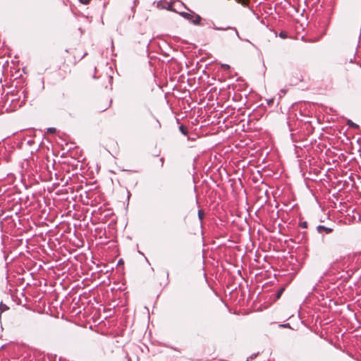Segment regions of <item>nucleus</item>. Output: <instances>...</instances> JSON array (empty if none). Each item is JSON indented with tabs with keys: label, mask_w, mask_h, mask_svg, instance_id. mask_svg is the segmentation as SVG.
I'll use <instances>...</instances> for the list:
<instances>
[{
	"label": "nucleus",
	"mask_w": 361,
	"mask_h": 361,
	"mask_svg": "<svg viewBox=\"0 0 361 361\" xmlns=\"http://www.w3.org/2000/svg\"><path fill=\"white\" fill-rule=\"evenodd\" d=\"M80 1V3L84 4V5H87L90 3L91 0H78Z\"/></svg>",
	"instance_id": "obj_11"
},
{
	"label": "nucleus",
	"mask_w": 361,
	"mask_h": 361,
	"mask_svg": "<svg viewBox=\"0 0 361 361\" xmlns=\"http://www.w3.org/2000/svg\"><path fill=\"white\" fill-rule=\"evenodd\" d=\"M25 102V96L24 95L23 100L21 102V103L19 104V106H21L23 104H24Z\"/></svg>",
	"instance_id": "obj_15"
},
{
	"label": "nucleus",
	"mask_w": 361,
	"mask_h": 361,
	"mask_svg": "<svg viewBox=\"0 0 361 361\" xmlns=\"http://www.w3.org/2000/svg\"><path fill=\"white\" fill-rule=\"evenodd\" d=\"M247 0H238V3H240L243 5H245L247 3H246Z\"/></svg>",
	"instance_id": "obj_14"
},
{
	"label": "nucleus",
	"mask_w": 361,
	"mask_h": 361,
	"mask_svg": "<svg viewBox=\"0 0 361 361\" xmlns=\"http://www.w3.org/2000/svg\"><path fill=\"white\" fill-rule=\"evenodd\" d=\"M118 263L121 264V259H119Z\"/></svg>",
	"instance_id": "obj_19"
},
{
	"label": "nucleus",
	"mask_w": 361,
	"mask_h": 361,
	"mask_svg": "<svg viewBox=\"0 0 361 361\" xmlns=\"http://www.w3.org/2000/svg\"><path fill=\"white\" fill-rule=\"evenodd\" d=\"M8 310V307L6 304H4L3 302L0 303V314Z\"/></svg>",
	"instance_id": "obj_4"
},
{
	"label": "nucleus",
	"mask_w": 361,
	"mask_h": 361,
	"mask_svg": "<svg viewBox=\"0 0 361 361\" xmlns=\"http://www.w3.org/2000/svg\"><path fill=\"white\" fill-rule=\"evenodd\" d=\"M284 290H285V289H284V288H280V289L277 291V293H276V298H278V299H279V298L281 296V295H282V293H283Z\"/></svg>",
	"instance_id": "obj_9"
},
{
	"label": "nucleus",
	"mask_w": 361,
	"mask_h": 361,
	"mask_svg": "<svg viewBox=\"0 0 361 361\" xmlns=\"http://www.w3.org/2000/svg\"><path fill=\"white\" fill-rule=\"evenodd\" d=\"M14 101V99H11V102H13Z\"/></svg>",
	"instance_id": "obj_20"
},
{
	"label": "nucleus",
	"mask_w": 361,
	"mask_h": 361,
	"mask_svg": "<svg viewBox=\"0 0 361 361\" xmlns=\"http://www.w3.org/2000/svg\"><path fill=\"white\" fill-rule=\"evenodd\" d=\"M300 226L303 228H307V221H301V222H300Z\"/></svg>",
	"instance_id": "obj_10"
},
{
	"label": "nucleus",
	"mask_w": 361,
	"mask_h": 361,
	"mask_svg": "<svg viewBox=\"0 0 361 361\" xmlns=\"http://www.w3.org/2000/svg\"><path fill=\"white\" fill-rule=\"evenodd\" d=\"M187 12H180L179 14L185 19L190 21L195 25H201L203 26L204 24L202 23V18L198 14H196L193 11L187 8Z\"/></svg>",
	"instance_id": "obj_1"
},
{
	"label": "nucleus",
	"mask_w": 361,
	"mask_h": 361,
	"mask_svg": "<svg viewBox=\"0 0 361 361\" xmlns=\"http://www.w3.org/2000/svg\"><path fill=\"white\" fill-rule=\"evenodd\" d=\"M317 231L319 233H322L323 232H324L329 234L333 231V228L326 227L323 225H319L318 226H317Z\"/></svg>",
	"instance_id": "obj_3"
},
{
	"label": "nucleus",
	"mask_w": 361,
	"mask_h": 361,
	"mask_svg": "<svg viewBox=\"0 0 361 361\" xmlns=\"http://www.w3.org/2000/svg\"><path fill=\"white\" fill-rule=\"evenodd\" d=\"M118 263L121 264V259H119Z\"/></svg>",
	"instance_id": "obj_18"
},
{
	"label": "nucleus",
	"mask_w": 361,
	"mask_h": 361,
	"mask_svg": "<svg viewBox=\"0 0 361 361\" xmlns=\"http://www.w3.org/2000/svg\"><path fill=\"white\" fill-rule=\"evenodd\" d=\"M179 130L181 132V133H183V135H188V128L185 126H184L183 125H181L179 126Z\"/></svg>",
	"instance_id": "obj_5"
},
{
	"label": "nucleus",
	"mask_w": 361,
	"mask_h": 361,
	"mask_svg": "<svg viewBox=\"0 0 361 361\" xmlns=\"http://www.w3.org/2000/svg\"><path fill=\"white\" fill-rule=\"evenodd\" d=\"M279 36L282 38V39H286L288 37V33L286 32H284V31H281Z\"/></svg>",
	"instance_id": "obj_8"
},
{
	"label": "nucleus",
	"mask_w": 361,
	"mask_h": 361,
	"mask_svg": "<svg viewBox=\"0 0 361 361\" xmlns=\"http://www.w3.org/2000/svg\"><path fill=\"white\" fill-rule=\"evenodd\" d=\"M160 162L161 163V166L164 165V158L160 159Z\"/></svg>",
	"instance_id": "obj_16"
},
{
	"label": "nucleus",
	"mask_w": 361,
	"mask_h": 361,
	"mask_svg": "<svg viewBox=\"0 0 361 361\" xmlns=\"http://www.w3.org/2000/svg\"><path fill=\"white\" fill-rule=\"evenodd\" d=\"M212 28H213L214 30H223V31H224V30H233V31L235 32V34L236 37H237L239 39H240V40H244V39H243V38L240 36V35H239V32H238V30H237V29H236V27H231V26H228V27H217L215 24H214V23H213ZM245 41L250 42V41H249L248 39H245Z\"/></svg>",
	"instance_id": "obj_2"
},
{
	"label": "nucleus",
	"mask_w": 361,
	"mask_h": 361,
	"mask_svg": "<svg viewBox=\"0 0 361 361\" xmlns=\"http://www.w3.org/2000/svg\"><path fill=\"white\" fill-rule=\"evenodd\" d=\"M221 68L225 70V71H227V70H229L230 69V66L228 65V64H221Z\"/></svg>",
	"instance_id": "obj_12"
},
{
	"label": "nucleus",
	"mask_w": 361,
	"mask_h": 361,
	"mask_svg": "<svg viewBox=\"0 0 361 361\" xmlns=\"http://www.w3.org/2000/svg\"><path fill=\"white\" fill-rule=\"evenodd\" d=\"M47 132L49 133H54L56 132V128H49L47 129Z\"/></svg>",
	"instance_id": "obj_13"
},
{
	"label": "nucleus",
	"mask_w": 361,
	"mask_h": 361,
	"mask_svg": "<svg viewBox=\"0 0 361 361\" xmlns=\"http://www.w3.org/2000/svg\"><path fill=\"white\" fill-rule=\"evenodd\" d=\"M204 217V213L203 210H202V209L198 210V218H199V219L200 221H202Z\"/></svg>",
	"instance_id": "obj_6"
},
{
	"label": "nucleus",
	"mask_w": 361,
	"mask_h": 361,
	"mask_svg": "<svg viewBox=\"0 0 361 361\" xmlns=\"http://www.w3.org/2000/svg\"><path fill=\"white\" fill-rule=\"evenodd\" d=\"M118 263L121 264V259H119Z\"/></svg>",
	"instance_id": "obj_17"
},
{
	"label": "nucleus",
	"mask_w": 361,
	"mask_h": 361,
	"mask_svg": "<svg viewBox=\"0 0 361 361\" xmlns=\"http://www.w3.org/2000/svg\"><path fill=\"white\" fill-rule=\"evenodd\" d=\"M348 125L350 126V127H352V128H358V126L353 123L352 121L350 120H348Z\"/></svg>",
	"instance_id": "obj_7"
}]
</instances>
